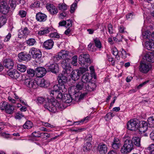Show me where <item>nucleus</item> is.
Segmentation results:
<instances>
[{
	"label": "nucleus",
	"mask_w": 154,
	"mask_h": 154,
	"mask_svg": "<svg viewBox=\"0 0 154 154\" xmlns=\"http://www.w3.org/2000/svg\"><path fill=\"white\" fill-rule=\"evenodd\" d=\"M86 84H84L82 81L78 82L76 84V85L73 86H71L69 89V92H70V93L75 95V97H78L79 100L82 99L83 98L84 95H82V94L79 95V94H77L79 93L80 90H83L84 91H85Z\"/></svg>",
	"instance_id": "obj_1"
},
{
	"label": "nucleus",
	"mask_w": 154,
	"mask_h": 154,
	"mask_svg": "<svg viewBox=\"0 0 154 154\" xmlns=\"http://www.w3.org/2000/svg\"><path fill=\"white\" fill-rule=\"evenodd\" d=\"M62 105L57 101L53 102H48L44 106V107L49 111L55 113L58 111V110L62 109Z\"/></svg>",
	"instance_id": "obj_2"
},
{
	"label": "nucleus",
	"mask_w": 154,
	"mask_h": 154,
	"mask_svg": "<svg viewBox=\"0 0 154 154\" xmlns=\"http://www.w3.org/2000/svg\"><path fill=\"white\" fill-rule=\"evenodd\" d=\"M134 149V146L132 143L131 140H126L124 144L121 149V152L123 154H127L130 153Z\"/></svg>",
	"instance_id": "obj_3"
},
{
	"label": "nucleus",
	"mask_w": 154,
	"mask_h": 154,
	"mask_svg": "<svg viewBox=\"0 0 154 154\" xmlns=\"http://www.w3.org/2000/svg\"><path fill=\"white\" fill-rule=\"evenodd\" d=\"M79 63L81 66H88L91 63L90 56L88 54H82L79 57Z\"/></svg>",
	"instance_id": "obj_4"
},
{
	"label": "nucleus",
	"mask_w": 154,
	"mask_h": 154,
	"mask_svg": "<svg viewBox=\"0 0 154 154\" xmlns=\"http://www.w3.org/2000/svg\"><path fill=\"white\" fill-rule=\"evenodd\" d=\"M71 62V59H64L61 61V66L63 69V71L65 74H70L72 70L70 64Z\"/></svg>",
	"instance_id": "obj_5"
},
{
	"label": "nucleus",
	"mask_w": 154,
	"mask_h": 154,
	"mask_svg": "<svg viewBox=\"0 0 154 154\" xmlns=\"http://www.w3.org/2000/svg\"><path fill=\"white\" fill-rule=\"evenodd\" d=\"M140 123V122L137 119L131 120L127 123V128L131 131H136L139 128Z\"/></svg>",
	"instance_id": "obj_6"
},
{
	"label": "nucleus",
	"mask_w": 154,
	"mask_h": 154,
	"mask_svg": "<svg viewBox=\"0 0 154 154\" xmlns=\"http://www.w3.org/2000/svg\"><path fill=\"white\" fill-rule=\"evenodd\" d=\"M58 82L59 85L61 86V88L65 92L67 91V87H66V84L67 82V79L65 75L62 74H59L57 78Z\"/></svg>",
	"instance_id": "obj_7"
},
{
	"label": "nucleus",
	"mask_w": 154,
	"mask_h": 154,
	"mask_svg": "<svg viewBox=\"0 0 154 154\" xmlns=\"http://www.w3.org/2000/svg\"><path fill=\"white\" fill-rule=\"evenodd\" d=\"M22 80L24 84L29 88L35 89L38 87L37 82L34 79L30 78L25 79L23 76Z\"/></svg>",
	"instance_id": "obj_8"
},
{
	"label": "nucleus",
	"mask_w": 154,
	"mask_h": 154,
	"mask_svg": "<svg viewBox=\"0 0 154 154\" xmlns=\"http://www.w3.org/2000/svg\"><path fill=\"white\" fill-rule=\"evenodd\" d=\"M151 66L150 64L145 61H141L139 67L140 71L143 73H147L151 69Z\"/></svg>",
	"instance_id": "obj_9"
},
{
	"label": "nucleus",
	"mask_w": 154,
	"mask_h": 154,
	"mask_svg": "<svg viewBox=\"0 0 154 154\" xmlns=\"http://www.w3.org/2000/svg\"><path fill=\"white\" fill-rule=\"evenodd\" d=\"M56 56V57L58 60L61 59H70L71 58L69 51L64 50H62L59 52L57 55Z\"/></svg>",
	"instance_id": "obj_10"
},
{
	"label": "nucleus",
	"mask_w": 154,
	"mask_h": 154,
	"mask_svg": "<svg viewBox=\"0 0 154 154\" xmlns=\"http://www.w3.org/2000/svg\"><path fill=\"white\" fill-rule=\"evenodd\" d=\"M46 69L48 72H51L52 73L56 74L59 72V67L57 63H53L47 66Z\"/></svg>",
	"instance_id": "obj_11"
},
{
	"label": "nucleus",
	"mask_w": 154,
	"mask_h": 154,
	"mask_svg": "<svg viewBox=\"0 0 154 154\" xmlns=\"http://www.w3.org/2000/svg\"><path fill=\"white\" fill-rule=\"evenodd\" d=\"M30 52H31L33 58L39 59L42 57V52L38 49L34 48H32L30 49Z\"/></svg>",
	"instance_id": "obj_12"
},
{
	"label": "nucleus",
	"mask_w": 154,
	"mask_h": 154,
	"mask_svg": "<svg viewBox=\"0 0 154 154\" xmlns=\"http://www.w3.org/2000/svg\"><path fill=\"white\" fill-rule=\"evenodd\" d=\"M46 69L43 67H39L36 68L35 73L38 77L42 78L46 74Z\"/></svg>",
	"instance_id": "obj_13"
},
{
	"label": "nucleus",
	"mask_w": 154,
	"mask_h": 154,
	"mask_svg": "<svg viewBox=\"0 0 154 154\" xmlns=\"http://www.w3.org/2000/svg\"><path fill=\"white\" fill-rule=\"evenodd\" d=\"M54 45V42L53 40L49 39L44 42L42 46L46 50H50L53 48Z\"/></svg>",
	"instance_id": "obj_14"
},
{
	"label": "nucleus",
	"mask_w": 154,
	"mask_h": 154,
	"mask_svg": "<svg viewBox=\"0 0 154 154\" xmlns=\"http://www.w3.org/2000/svg\"><path fill=\"white\" fill-rule=\"evenodd\" d=\"M92 79V76L91 74L88 73H86L82 76L81 81L84 84L87 85L91 81Z\"/></svg>",
	"instance_id": "obj_15"
},
{
	"label": "nucleus",
	"mask_w": 154,
	"mask_h": 154,
	"mask_svg": "<svg viewBox=\"0 0 154 154\" xmlns=\"http://www.w3.org/2000/svg\"><path fill=\"white\" fill-rule=\"evenodd\" d=\"M97 85L96 83L92 82H90L86 85L85 91H91L96 89Z\"/></svg>",
	"instance_id": "obj_16"
},
{
	"label": "nucleus",
	"mask_w": 154,
	"mask_h": 154,
	"mask_svg": "<svg viewBox=\"0 0 154 154\" xmlns=\"http://www.w3.org/2000/svg\"><path fill=\"white\" fill-rule=\"evenodd\" d=\"M97 150L101 154H106L107 151V147L105 144L100 143L98 146Z\"/></svg>",
	"instance_id": "obj_17"
},
{
	"label": "nucleus",
	"mask_w": 154,
	"mask_h": 154,
	"mask_svg": "<svg viewBox=\"0 0 154 154\" xmlns=\"http://www.w3.org/2000/svg\"><path fill=\"white\" fill-rule=\"evenodd\" d=\"M3 64L5 67L10 69L12 68L14 66L13 60L9 58L5 59L3 62Z\"/></svg>",
	"instance_id": "obj_18"
},
{
	"label": "nucleus",
	"mask_w": 154,
	"mask_h": 154,
	"mask_svg": "<svg viewBox=\"0 0 154 154\" xmlns=\"http://www.w3.org/2000/svg\"><path fill=\"white\" fill-rule=\"evenodd\" d=\"M143 59L148 62H154V54L152 52H148L146 53Z\"/></svg>",
	"instance_id": "obj_19"
},
{
	"label": "nucleus",
	"mask_w": 154,
	"mask_h": 154,
	"mask_svg": "<svg viewBox=\"0 0 154 154\" xmlns=\"http://www.w3.org/2000/svg\"><path fill=\"white\" fill-rule=\"evenodd\" d=\"M46 7L47 10L52 14H57L58 12L56 8L53 4H47L46 5Z\"/></svg>",
	"instance_id": "obj_20"
},
{
	"label": "nucleus",
	"mask_w": 154,
	"mask_h": 154,
	"mask_svg": "<svg viewBox=\"0 0 154 154\" xmlns=\"http://www.w3.org/2000/svg\"><path fill=\"white\" fill-rule=\"evenodd\" d=\"M1 12L3 14H6L8 13L9 10V8L7 4L4 2H2L1 3Z\"/></svg>",
	"instance_id": "obj_21"
},
{
	"label": "nucleus",
	"mask_w": 154,
	"mask_h": 154,
	"mask_svg": "<svg viewBox=\"0 0 154 154\" xmlns=\"http://www.w3.org/2000/svg\"><path fill=\"white\" fill-rule=\"evenodd\" d=\"M8 74L11 78L14 79L18 78L20 75L19 73L16 69L7 72Z\"/></svg>",
	"instance_id": "obj_22"
},
{
	"label": "nucleus",
	"mask_w": 154,
	"mask_h": 154,
	"mask_svg": "<svg viewBox=\"0 0 154 154\" xmlns=\"http://www.w3.org/2000/svg\"><path fill=\"white\" fill-rule=\"evenodd\" d=\"M111 145L112 148L115 149L117 150L119 149L121 145L119 139L118 138L115 137Z\"/></svg>",
	"instance_id": "obj_23"
},
{
	"label": "nucleus",
	"mask_w": 154,
	"mask_h": 154,
	"mask_svg": "<svg viewBox=\"0 0 154 154\" xmlns=\"http://www.w3.org/2000/svg\"><path fill=\"white\" fill-rule=\"evenodd\" d=\"M47 16L41 12H38L36 14V19L39 22H44L47 20Z\"/></svg>",
	"instance_id": "obj_24"
},
{
	"label": "nucleus",
	"mask_w": 154,
	"mask_h": 154,
	"mask_svg": "<svg viewBox=\"0 0 154 154\" xmlns=\"http://www.w3.org/2000/svg\"><path fill=\"white\" fill-rule=\"evenodd\" d=\"M18 57L20 60L23 61H27L29 60L30 55L24 52H21L18 54Z\"/></svg>",
	"instance_id": "obj_25"
},
{
	"label": "nucleus",
	"mask_w": 154,
	"mask_h": 154,
	"mask_svg": "<svg viewBox=\"0 0 154 154\" xmlns=\"http://www.w3.org/2000/svg\"><path fill=\"white\" fill-rule=\"evenodd\" d=\"M139 131L141 133H144L147 130L148 127L147 123L145 121L142 122L141 124L139 125Z\"/></svg>",
	"instance_id": "obj_26"
},
{
	"label": "nucleus",
	"mask_w": 154,
	"mask_h": 154,
	"mask_svg": "<svg viewBox=\"0 0 154 154\" xmlns=\"http://www.w3.org/2000/svg\"><path fill=\"white\" fill-rule=\"evenodd\" d=\"M145 48L149 50L154 51V41L152 39L145 43Z\"/></svg>",
	"instance_id": "obj_27"
},
{
	"label": "nucleus",
	"mask_w": 154,
	"mask_h": 154,
	"mask_svg": "<svg viewBox=\"0 0 154 154\" xmlns=\"http://www.w3.org/2000/svg\"><path fill=\"white\" fill-rule=\"evenodd\" d=\"M71 78L74 81H76L79 78L80 75L78 70H73L71 73Z\"/></svg>",
	"instance_id": "obj_28"
},
{
	"label": "nucleus",
	"mask_w": 154,
	"mask_h": 154,
	"mask_svg": "<svg viewBox=\"0 0 154 154\" xmlns=\"http://www.w3.org/2000/svg\"><path fill=\"white\" fill-rule=\"evenodd\" d=\"M132 143L134 145L139 147L140 146V139L137 137H134L132 138L131 140Z\"/></svg>",
	"instance_id": "obj_29"
},
{
	"label": "nucleus",
	"mask_w": 154,
	"mask_h": 154,
	"mask_svg": "<svg viewBox=\"0 0 154 154\" xmlns=\"http://www.w3.org/2000/svg\"><path fill=\"white\" fill-rule=\"evenodd\" d=\"M72 98L69 94H63V100L66 103H69L72 101Z\"/></svg>",
	"instance_id": "obj_30"
},
{
	"label": "nucleus",
	"mask_w": 154,
	"mask_h": 154,
	"mask_svg": "<svg viewBox=\"0 0 154 154\" xmlns=\"http://www.w3.org/2000/svg\"><path fill=\"white\" fill-rule=\"evenodd\" d=\"M91 147V143L90 142H87L83 146V150L84 152H88L89 151Z\"/></svg>",
	"instance_id": "obj_31"
},
{
	"label": "nucleus",
	"mask_w": 154,
	"mask_h": 154,
	"mask_svg": "<svg viewBox=\"0 0 154 154\" xmlns=\"http://www.w3.org/2000/svg\"><path fill=\"white\" fill-rule=\"evenodd\" d=\"M14 109L13 105L8 104L5 110L7 113L12 114L13 113Z\"/></svg>",
	"instance_id": "obj_32"
},
{
	"label": "nucleus",
	"mask_w": 154,
	"mask_h": 154,
	"mask_svg": "<svg viewBox=\"0 0 154 154\" xmlns=\"http://www.w3.org/2000/svg\"><path fill=\"white\" fill-rule=\"evenodd\" d=\"M7 21V19L5 17L0 16V28L6 23Z\"/></svg>",
	"instance_id": "obj_33"
},
{
	"label": "nucleus",
	"mask_w": 154,
	"mask_h": 154,
	"mask_svg": "<svg viewBox=\"0 0 154 154\" xmlns=\"http://www.w3.org/2000/svg\"><path fill=\"white\" fill-rule=\"evenodd\" d=\"M32 125V123L30 121H27L23 125V127L25 129H30Z\"/></svg>",
	"instance_id": "obj_34"
},
{
	"label": "nucleus",
	"mask_w": 154,
	"mask_h": 154,
	"mask_svg": "<svg viewBox=\"0 0 154 154\" xmlns=\"http://www.w3.org/2000/svg\"><path fill=\"white\" fill-rule=\"evenodd\" d=\"M17 67V69L22 72H24L26 70V66L22 64H18Z\"/></svg>",
	"instance_id": "obj_35"
},
{
	"label": "nucleus",
	"mask_w": 154,
	"mask_h": 154,
	"mask_svg": "<svg viewBox=\"0 0 154 154\" xmlns=\"http://www.w3.org/2000/svg\"><path fill=\"white\" fill-rule=\"evenodd\" d=\"M36 42L34 38H30L26 41V43L29 46L33 45Z\"/></svg>",
	"instance_id": "obj_36"
},
{
	"label": "nucleus",
	"mask_w": 154,
	"mask_h": 154,
	"mask_svg": "<svg viewBox=\"0 0 154 154\" xmlns=\"http://www.w3.org/2000/svg\"><path fill=\"white\" fill-rule=\"evenodd\" d=\"M35 73V71L32 69H29L27 70V75L29 77H33Z\"/></svg>",
	"instance_id": "obj_37"
},
{
	"label": "nucleus",
	"mask_w": 154,
	"mask_h": 154,
	"mask_svg": "<svg viewBox=\"0 0 154 154\" xmlns=\"http://www.w3.org/2000/svg\"><path fill=\"white\" fill-rule=\"evenodd\" d=\"M48 29H42L39 31L38 33V35H42L48 33L49 32Z\"/></svg>",
	"instance_id": "obj_38"
},
{
	"label": "nucleus",
	"mask_w": 154,
	"mask_h": 154,
	"mask_svg": "<svg viewBox=\"0 0 154 154\" xmlns=\"http://www.w3.org/2000/svg\"><path fill=\"white\" fill-rule=\"evenodd\" d=\"M94 42L95 46L99 48H100L102 47L101 44L99 39L97 38H96L94 40Z\"/></svg>",
	"instance_id": "obj_39"
},
{
	"label": "nucleus",
	"mask_w": 154,
	"mask_h": 154,
	"mask_svg": "<svg viewBox=\"0 0 154 154\" xmlns=\"http://www.w3.org/2000/svg\"><path fill=\"white\" fill-rule=\"evenodd\" d=\"M82 66V67H80V69L78 70L79 71V73H80V75H81V74H83L85 72L87 71L88 70V66Z\"/></svg>",
	"instance_id": "obj_40"
},
{
	"label": "nucleus",
	"mask_w": 154,
	"mask_h": 154,
	"mask_svg": "<svg viewBox=\"0 0 154 154\" xmlns=\"http://www.w3.org/2000/svg\"><path fill=\"white\" fill-rule=\"evenodd\" d=\"M148 121L150 127H154V117L153 116L149 117Z\"/></svg>",
	"instance_id": "obj_41"
},
{
	"label": "nucleus",
	"mask_w": 154,
	"mask_h": 154,
	"mask_svg": "<svg viewBox=\"0 0 154 154\" xmlns=\"http://www.w3.org/2000/svg\"><path fill=\"white\" fill-rule=\"evenodd\" d=\"M77 7V4L76 2H74L71 5L70 11L71 13H72L75 12L76 8Z\"/></svg>",
	"instance_id": "obj_42"
},
{
	"label": "nucleus",
	"mask_w": 154,
	"mask_h": 154,
	"mask_svg": "<svg viewBox=\"0 0 154 154\" xmlns=\"http://www.w3.org/2000/svg\"><path fill=\"white\" fill-rule=\"evenodd\" d=\"M90 117L88 116L86 117L85 118L82 119L81 121L74 122V124H75L76 123V125H80V123H82L85 121H86L85 122H86L89 120Z\"/></svg>",
	"instance_id": "obj_43"
},
{
	"label": "nucleus",
	"mask_w": 154,
	"mask_h": 154,
	"mask_svg": "<svg viewBox=\"0 0 154 154\" xmlns=\"http://www.w3.org/2000/svg\"><path fill=\"white\" fill-rule=\"evenodd\" d=\"M59 91H54V90H51L50 91L49 93L51 97L54 98H55L57 94H58Z\"/></svg>",
	"instance_id": "obj_44"
},
{
	"label": "nucleus",
	"mask_w": 154,
	"mask_h": 154,
	"mask_svg": "<svg viewBox=\"0 0 154 154\" xmlns=\"http://www.w3.org/2000/svg\"><path fill=\"white\" fill-rule=\"evenodd\" d=\"M9 4L13 9H15L16 6V2L15 0H10L9 1Z\"/></svg>",
	"instance_id": "obj_45"
},
{
	"label": "nucleus",
	"mask_w": 154,
	"mask_h": 154,
	"mask_svg": "<svg viewBox=\"0 0 154 154\" xmlns=\"http://www.w3.org/2000/svg\"><path fill=\"white\" fill-rule=\"evenodd\" d=\"M112 54L114 56H116V57L118 60L120 59L119 56L118 55V50L115 48L112 49Z\"/></svg>",
	"instance_id": "obj_46"
},
{
	"label": "nucleus",
	"mask_w": 154,
	"mask_h": 154,
	"mask_svg": "<svg viewBox=\"0 0 154 154\" xmlns=\"http://www.w3.org/2000/svg\"><path fill=\"white\" fill-rule=\"evenodd\" d=\"M45 82V79H43L40 80H39L37 82L38 86L39 85L41 87H44V86Z\"/></svg>",
	"instance_id": "obj_47"
},
{
	"label": "nucleus",
	"mask_w": 154,
	"mask_h": 154,
	"mask_svg": "<svg viewBox=\"0 0 154 154\" xmlns=\"http://www.w3.org/2000/svg\"><path fill=\"white\" fill-rule=\"evenodd\" d=\"M67 5L64 4L60 3L58 5V7L60 10H65L67 9Z\"/></svg>",
	"instance_id": "obj_48"
},
{
	"label": "nucleus",
	"mask_w": 154,
	"mask_h": 154,
	"mask_svg": "<svg viewBox=\"0 0 154 154\" xmlns=\"http://www.w3.org/2000/svg\"><path fill=\"white\" fill-rule=\"evenodd\" d=\"M61 86L60 85H59V83H58L57 85H54L53 86V90H54V91H59V90H61L62 92H64V91L61 89Z\"/></svg>",
	"instance_id": "obj_49"
},
{
	"label": "nucleus",
	"mask_w": 154,
	"mask_h": 154,
	"mask_svg": "<svg viewBox=\"0 0 154 154\" xmlns=\"http://www.w3.org/2000/svg\"><path fill=\"white\" fill-rule=\"evenodd\" d=\"M143 37L145 38H148L150 36V32L148 31H146L143 33Z\"/></svg>",
	"instance_id": "obj_50"
},
{
	"label": "nucleus",
	"mask_w": 154,
	"mask_h": 154,
	"mask_svg": "<svg viewBox=\"0 0 154 154\" xmlns=\"http://www.w3.org/2000/svg\"><path fill=\"white\" fill-rule=\"evenodd\" d=\"M21 32L23 34L24 36H26L28 35L30 33L29 30L27 27H25L23 30L21 31Z\"/></svg>",
	"instance_id": "obj_51"
},
{
	"label": "nucleus",
	"mask_w": 154,
	"mask_h": 154,
	"mask_svg": "<svg viewBox=\"0 0 154 154\" xmlns=\"http://www.w3.org/2000/svg\"><path fill=\"white\" fill-rule=\"evenodd\" d=\"M122 36L120 35H117L116 37H113V40L116 42H121L122 41Z\"/></svg>",
	"instance_id": "obj_52"
},
{
	"label": "nucleus",
	"mask_w": 154,
	"mask_h": 154,
	"mask_svg": "<svg viewBox=\"0 0 154 154\" xmlns=\"http://www.w3.org/2000/svg\"><path fill=\"white\" fill-rule=\"evenodd\" d=\"M8 104V103L6 102H4L3 103H0V109L2 110H5Z\"/></svg>",
	"instance_id": "obj_53"
},
{
	"label": "nucleus",
	"mask_w": 154,
	"mask_h": 154,
	"mask_svg": "<svg viewBox=\"0 0 154 154\" xmlns=\"http://www.w3.org/2000/svg\"><path fill=\"white\" fill-rule=\"evenodd\" d=\"M78 57L77 56H74L72 58V61L71 62L72 64L74 66H76L77 62Z\"/></svg>",
	"instance_id": "obj_54"
},
{
	"label": "nucleus",
	"mask_w": 154,
	"mask_h": 154,
	"mask_svg": "<svg viewBox=\"0 0 154 154\" xmlns=\"http://www.w3.org/2000/svg\"><path fill=\"white\" fill-rule=\"evenodd\" d=\"M40 135V137H42V138H48L50 137V134L47 133H41Z\"/></svg>",
	"instance_id": "obj_55"
},
{
	"label": "nucleus",
	"mask_w": 154,
	"mask_h": 154,
	"mask_svg": "<svg viewBox=\"0 0 154 154\" xmlns=\"http://www.w3.org/2000/svg\"><path fill=\"white\" fill-rule=\"evenodd\" d=\"M18 14L22 17H25L26 14V12L25 11L23 10L20 11Z\"/></svg>",
	"instance_id": "obj_56"
},
{
	"label": "nucleus",
	"mask_w": 154,
	"mask_h": 154,
	"mask_svg": "<svg viewBox=\"0 0 154 154\" xmlns=\"http://www.w3.org/2000/svg\"><path fill=\"white\" fill-rule=\"evenodd\" d=\"M41 133H39V132L34 131L32 133V135L33 136L37 137H41Z\"/></svg>",
	"instance_id": "obj_57"
},
{
	"label": "nucleus",
	"mask_w": 154,
	"mask_h": 154,
	"mask_svg": "<svg viewBox=\"0 0 154 154\" xmlns=\"http://www.w3.org/2000/svg\"><path fill=\"white\" fill-rule=\"evenodd\" d=\"M108 30L110 34H112L113 32V27L111 24H109L108 25Z\"/></svg>",
	"instance_id": "obj_58"
},
{
	"label": "nucleus",
	"mask_w": 154,
	"mask_h": 154,
	"mask_svg": "<svg viewBox=\"0 0 154 154\" xmlns=\"http://www.w3.org/2000/svg\"><path fill=\"white\" fill-rule=\"evenodd\" d=\"M114 115L113 113L109 112L108 113L106 116L105 118H108L109 119H111L114 116Z\"/></svg>",
	"instance_id": "obj_59"
},
{
	"label": "nucleus",
	"mask_w": 154,
	"mask_h": 154,
	"mask_svg": "<svg viewBox=\"0 0 154 154\" xmlns=\"http://www.w3.org/2000/svg\"><path fill=\"white\" fill-rule=\"evenodd\" d=\"M45 99L42 97H39L37 99V103L40 104L42 103L44 101Z\"/></svg>",
	"instance_id": "obj_60"
},
{
	"label": "nucleus",
	"mask_w": 154,
	"mask_h": 154,
	"mask_svg": "<svg viewBox=\"0 0 154 154\" xmlns=\"http://www.w3.org/2000/svg\"><path fill=\"white\" fill-rule=\"evenodd\" d=\"M146 149L149 152L154 149V143L149 145L148 147H147Z\"/></svg>",
	"instance_id": "obj_61"
},
{
	"label": "nucleus",
	"mask_w": 154,
	"mask_h": 154,
	"mask_svg": "<svg viewBox=\"0 0 154 154\" xmlns=\"http://www.w3.org/2000/svg\"><path fill=\"white\" fill-rule=\"evenodd\" d=\"M11 36V35L10 33H9L8 35H7L5 38L4 40V42H7L8 41Z\"/></svg>",
	"instance_id": "obj_62"
},
{
	"label": "nucleus",
	"mask_w": 154,
	"mask_h": 154,
	"mask_svg": "<svg viewBox=\"0 0 154 154\" xmlns=\"http://www.w3.org/2000/svg\"><path fill=\"white\" fill-rule=\"evenodd\" d=\"M63 95L60 91H59V93L58 94H57L55 98H56L57 99H61L62 100H63Z\"/></svg>",
	"instance_id": "obj_63"
},
{
	"label": "nucleus",
	"mask_w": 154,
	"mask_h": 154,
	"mask_svg": "<svg viewBox=\"0 0 154 154\" xmlns=\"http://www.w3.org/2000/svg\"><path fill=\"white\" fill-rule=\"evenodd\" d=\"M23 116L22 114L18 112L16 113L15 118L16 119H20Z\"/></svg>",
	"instance_id": "obj_64"
}]
</instances>
